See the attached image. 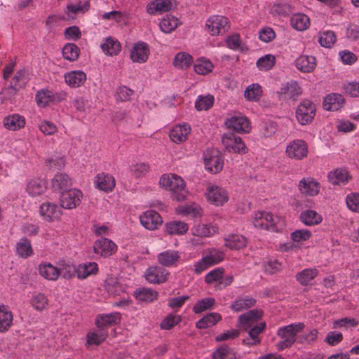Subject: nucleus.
Masks as SVG:
<instances>
[{
	"mask_svg": "<svg viewBox=\"0 0 359 359\" xmlns=\"http://www.w3.org/2000/svg\"><path fill=\"white\" fill-rule=\"evenodd\" d=\"M304 327L305 325L303 323H292L279 327L276 332L277 337L280 338V341L276 344L277 350L283 351L290 348L298 340L297 334Z\"/></svg>",
	"mask_w": 359,
	"mask_h": 359,
	"instance_id": "1",
	"label": "nucleus"
},
{
	"mask_svg": "<svg viewBox=\"0 0 359 359\" xmlns=\"http://www.w3.org/2000/svg\"><path fill=\"white\" fill-rule=\"evenodd\" d=\"M262 316V311L259 309L250 310L239 316L238 323L242 329L248 330V334L253 338H259L258 335L266 327L265 323H256Z\"/></svg>",
	"mask_w": 359,
	"mask_h": 359,
	"instance_id": "2",
	"label": "nucleus"
},
{
	"mask_svg": "<svg viewBox=\"0 0 359 359\" xmlns=\"http://www.w3.org/2000/svg\"><path fill=\"white\" fill-rule=\"evenodd\" d=\"M252 222L256 228L275 232L280 231L284 226L283 221L279 217L264 211L256 212Z\"/></svg>",
	"mask_w": 359,
	"mask_h": 359,
	"instance_id": "3",
	"label": "nucleus"
},
{
	"mask_svg": "<svg viewBox=\"0 0 359 359\" xmlns=\"http://www.w3.org/2000/svg\"><path fill=\"white\" fill-rule=\"evenodd\" d=\"M316 105L309 100H302L298 105L296 116L302 125L310 123L316 115Z\"/></svg>",
	"mask_w": 359,
	"mask_h": 359,
	"instance_id": "4",
	"label": "nucleus"
},
{
	"mask_svg": "<svg viewBox=\"0 0 359 359\" xmlns=\"http://www.w3.org/2000/svg\"><path fill=\"white\" fill-rule=\"evenodd\" d=\"M222 142L225 149L230 153L245 154L247 147L240 137L233 133L224 134Z\"/></svg>",
	"mask_w": 359,
	"mask_h": 359,
	"instance_id": "5",
	"label": "nucleus"
},
{
	"mask_svg": "<svg viewBox=\"0 0 359 359\" xmlns=\"http://www.w3.org/2000/svg\"><path fill=\"white\" fill-rule=\"evenodd\" d=\"M203 158L205 168L208 170L213 173H217L222 170L224 162L218 150L208 149L204 153Z\"/></svg>",
	"mask_w": 359,
	"mask_h": 359,
	"instance_id": "6",
	"label": "nucleus"
},
{
	"mask_svg": "<svg viewBox=\"0 0 359 359\" xmlns=\"http://www.w3.org/2000/svg\"><path fill=\"white\" fill-rule=\"evenodd\" d=\"M82 197L83 194L79 189H73L65 191L60 195V205L65 209L75 208L81 203Z\"/></svg>",
	"mask_w": 359,
	"mask_h": 359,
	"instance_id": "7",
	"label": "nucleus"
},
{
	"mask_svg": "<svg viewBox=\"0 0 359 359\" xmlns=\"http://www.w3.org/2000/svg\"><path fill=\"white\" fill-rule=\"evenodd\" d=\"M285 152L290 158L302 160L308 155V146L304 140H294L288 144Z\"/></svg>",
	"mask_w": 359,
	"mask_h": 359,
	"instance_id": "8",
	"label": "nucleus"
},
{
	"mask_svg": "<svg viewBox=\"0 0 359 359\" xmlns=\"http://www.w3.org/2000/svg\"><path fill=\"white\" fill-rule=\"evenodd\" d=\"M206 27L211 35L224 33L229 27L228 18L221 15L212 16L207 20Z\"/></svg>",
	"mask_w": 359,
	"mask_h": 359,
	"instance_id": "9",
	"label": "nucleus"
},
{
	"mask_svg": "<svg viewBox=\"0 0 359 359\" xmlns=\"http://www.w3.org/2000/svg\"><path fill=\"white\" fill-rule=\"evenodd\" d=\"M205 195L208 201L217 206L223 205L229 199L226 191L218 186L208 187Z\"/></svg>",
	"mask_w": 359,
	"mask_h": 359,
	"instance_id": "10",
	"label": "nucleus"
},
{
	"mask_svg": "<svg viewBox=\"0 0 359 359\" xmlns=\"http://www.w3.org/2000/svg\"><path fill=\"white\" fill-rule=\"evenodd\" d=\"M93 250L95 254L103 257H108L115 253L117 246L111 240L101 238L94 243Z\"/></svg>",
	"mask_w": 359,
	"mask_h": 359,
	"instance_id": "11",
	"label": "nucleus"
},
{
	"mask_svg": "<svg viewBox=\"0 0 359 359\" xmlns=\"http://www.w3.org/2000/svg\"><path fill=\"white\" fill-rule=\"evenodd\" d=\"M141 224L149 230L158 229L163 223L161 215L154 210H147L140 216Z\"/></svg>",
	"mask_w": 359,
	"mask_h": 359,
	"instance_id": "12",
	"label": "nucleus"
},
{
	"mask_svg": "<svg viewBox=\"0 0 359 359\" xmlns=\"http://www.w3.org/2000/svg\"><path fill=\"white\" fill-rule=\"evenodd\" d=\"M168 189L171 192V197L173 200L182 201L186 198L187 191L185 189V184L182 177L173 175V180Z\"/></svg>",
	"mask_w": 359,
	"mask_h": 359,
	"instance_id": "13",
	"label": "nucleus"
},
{
	"mask_svg": "<svg viewBox=\"0 0 359 359\" xmlns=\"http://www.w3.org/2000/svg\"><path fill=\"white\" fill-rule=\"evenodd\" d=\"M278 94L280 98L296 100L302 94V89L297 81L291 80L282 85Z\"/></svg>",
	"mask_w": 359,
	"mask_h": 359,
	"instance_id": "14",
	"label": "nucleus"
},
{
	"mask_svg": "<svg viewBox=\"0 0 359 359\" xmlns=\"http://www.w3.org/2000/svg\"><path fill=\"white\" fill-rule=\"evenodd\" d=\"M149 55V46L147 43L139 41L135 43L130 51V58L134 62H145Z\"/></svg>",
	"mask_w": 359,
	"mask_h": 359,
	"instance_id": "15",
	"label": "nucleus"
},
{
	"mask_svg": "<svg viewBox=\"0 0 359 359\" xmlns=\"http://www.w3.org/2000/svg\"><path fill=\"white\" fill-rule=\"evenodd\" d=\"M169 272L161 267H150L145 273L146 279L148 282L154 284L165 283L168 280Z\"/></svg>",
	"mask_w": 359,
	"mask_h": 359,
	"instance_id": "16",
	"label": "nucleus"
},
{
	"mask_svg": "<svg viewBox=\"0 0 359 359\" xmlns=\"http://www.w3.org/2000/svg\"><path fill=\"white\" fill-rule=\"evenodd\" d=\"M225 124L227 128L238 133H248L250 130L249 121L245 116H232L226 121Z\"/></svg>",
	"mask_w": 359,
	"mask_h": 359,
	"instance_id": "17",
	"label": "nucleus"
},
{
	"mask_svg": "<svg viewBox=\"0 0 359 359\" xmlns=\"http://www.w3.org/2000/svg\"><path fill=\"white\" fill-rule=\"evenodd\" d=\"M158 262L160 264L165 267L175 266L180 258L178 251L168 250L158 255Z\"/></svg>",
	"mask_w": 359,
	"mask_h": 359,
	"instance_id": "18",
	"label": "nucleus"
},
{
	"mask_svg": "<svg viewBox=\"0 0 359 359\" xmlns=\"http://www.w3.org/2000/svg\"><path fill=\"white\" fill-rule=\"evenodd\" d=\"M172 7L170 0H154L147 6V11L151 15H157L169 11Z\"/></svg>",
	"mask_w": 359,
	"mask_h": 359,
	"instance_id": "19",
	"label": "nucleus"
},
{
	"mask_svg": "<svg viewBox=\"0 0 359 359\" xmlns=\"http://www.w3.org/2000/svg\"><path fill=\"white\" fill-rule=\"evenodd\" d=\"M40 214L48 222L60 217L61 215L60 208L55 203H44L40 207Z\"/></svg>",
	"mask_w": 359,
	"mask_h": 359,
	"instance_id": "20",
	"label": "nucleus"
},
{
	"mask_svg": "<svg viewBox=\"0 0 359 359\" xmlns=\"http://www.w3.org/2000/svg\"><path fill=\"white\" fill-rule=\"evenodd\" d=\"M299 189L304 194L313 196L318 194L320 184L313 179L303 178L299 183Z\"/></svg>",
	"mask_w": 359,
	"mask_h": 359,
	"instance_id": "21",
	"label": "nucleus"
},
{
	"mask_svg": "<svg viewBox=\"0 0 359 359\" xmlns=\"http://www.w3.org/2000/svg\"><path fill=\"white\" fill-rule=\"evenodd\" d=\"M190 130V127L187 124L176 126L170 131L169 136L172 142L179 144L187 140Z\"/></svg>",
	"mask_w": 359,
	"mask_h": 359,
	"instance_id": "22",
	"label": "nucleus"
},
{
	"mask_svg": "<svg viewBox=\"0 0 359 359\" xmlns=\"http://www.w3.org/2000/svg\"><path fill=\"white\" fill-rule=\"evenodd\" d=\"M65 80L70 87L77 88L85 83L86 75L83 71H72L65 74Z\"/></svg>",
	"mask_w": 359,
	"mask_h": 359,
	"instance_id": "23",
	"label": "nucleus"
},
{
	"mask_svg": "<svg viewBox=\"0 0 359 359\" xmlns=\"http://www.w3.org/2000/svg\"><path fill=\"white\" fill-rule=\"evenodd\" d=\"M72 184L71 178L64 172L57 173L52 180V187L55 191H67Z\"/></svg>",
	"mask_w": 359,
	"mask_h": 359,
	"instance_id": "24",
	"label": "nucleus"
},
{
	"mask_svg": "<svg viewBox=\"0 0 359 359\" xmlns=\"http://www.w3.org/2000/svg\"><path fill=\"white\" fill-rule=\"evenodd\" d=\"M351 175L346 169L338 168L331 171L328 174V179L330 183L334 185L346 184L351 179Z\"/></svg>",
	"mask_w": 359,
	"mask_h": 359,
	"instance_id": "25",
	"label": "nucleus"
},
{
	"mask_svg": "<svg viewBox=\"0 0 359 359\" xmlns=\"http://www.w3.org/2000/svg\"><path fill=\"white\" fill-rule=\"evenodd\" d=\"M100 48L106 55L113 56L120 53L121 45L117 39L109 36L105 39L104 42L100 45Z\"/></svg>",
	"mask_w": 359,
	"mask_h": 359,
	"instance_id": "26",
	"label": "nucleus"
},
{
	"mask_svg": "<svg viewBox=\"0 0 359 359\" xmlns=\"http://www.w3.org/2000/svg\"><path fill=\"white\" fill-rule=\"evenodd\" d=\"M95 183L98 189L106 192L112 191L115 187V180L109 174H98L96 176Z\"/></svg>",
	"mask_w": 359,
	"mask_h": 359,
	"instance_id": "27",
	"label": "nucleus"
},
{
	"mask_svg": "<svg viewBox=\"0 0 359 359\" xmlns=\"http://www.w3.org/2000/svg\"><path fill=\"white\" fill-rule=\"evenodd\" d=\"M344 99L339 94L327 95L323 101V107L327 111H337L342 107Z\"/></svg>",
	"mask_w": 359,
	"mask_h": 359,
	"instance_id": "28",
	"label": "nucleus"
},
{
	"mask_svg": "<svg viewBox=\"0 0 359 359\" xmlns=\"http://www.w3.org/2000/svg\"><path fill=\"white\" fill-rule=\"evenodd\" d=\"M25 120L19 114L9 115L4 118V126L10 130H17L25 126Z\"/></svg>",
	"mask_w": 359,
	"mask_h": 359,
	"instance_id": "29",
	"label": "nucleus"
},
{
	"mask_svg": "<svg viewBox=\"0 0 359 359\" xmlns=\"http://www.w3.org/2000/svg\"><path fill=\"white\" fill-rule=\"evenodd\" d=\"M15 252L22 258H27L33 255L31 242L26 237L21 238L15 245Z\"/></svg>",
	"mask_w": 359,
	"mask_h": 359,
	"instance_id": "30",
	"label": "nucleus"
},
{
	"mask_svg": "<svg viewBox=\"0 0 359 359\" xmlns=\"http://www.w3.org/2000/svg\"><path fill=\"white\" fill-rule=\"evenodd\" d=\"M295 65L303 72H310L316 67V58L313 56L302 55L296 60Z\"/></svg>",
	"mask_w": 359,
	"mask_h": 359,
	"instance_id": "31",
	"label": "nucleus"
},
{
	"mask_svg": "<svg viewBox=\"0 0 359 359\" xmlns=\"http://www.w3.org/2000/svg\"><path fill=\"white\" fill-rule=\"evenodd\" d=\"M135 298L142 302L151 303L158 297V292L151 288L142 287L134 292Z\"/></svg>",
	"mask_w": 359,
	"mask_h": 359,
	"instance_id": "32",
	"label": "nucleus"
},
{
	"mask_svg": "<svg viewBox=\"0 0 359 359\" xmlns=\"http://www.w3.org/2000/svg\"><path fill=\"white\" fill-rule=\"evenodd\" d=\"M45 190V183L41 179H32L28 182L26 186V191L32 197L42 194Z\"/></svg>",
	"mask_w": 359,
	"mask_h": 359,
	"instance_id": "33",
	"label": "nucleus"
},
{
	"mask_svg": "<svg viewBox=\"0 0 359 359\" xmlns=\"http://www.w3.org/2000/svg\"><path fill=\"white\" fill-rule=\"evenodd\" d=\"M121 316L119 313H111L103 314L96 319V325L98 327H105L118 324L120 322Z\"/></svg>",
	"mask_w": 359,
	"mask_h": 359,
	"instance_id": "34",
	"label": "nucleus"
},
{
	"mask_svg": "<svg viewBox=\"0 0 359 359\" xmlns=\"http://www.w3.org/2000/svg\"><path fill=\"white\" fill-rule=\"evenodd\" d=\"M165 232L169 235H182L188 231L187 223L181 221H172L165 224Z\"/></svg>",
	"mask_w": 359,
	"mask_h": 359,
	"instance_id": "35",
	"label": "nucleus"
},
{
	"mask_svg": "<svg viewBox=\"0 0 359 359\" xmlns=\"http://www.w3.org/2000/svg\"><path fill=\"white\" fill-rule=\"evenodd\" d=\"M13 315L8 308L4 305H0V332H4L11 326Z\"/></svg>",
	"mask_w": 359,
	"mask_h": 359,
	"instance_id": "36",
	"label": "nucleus"
},
{
	"mask_svg": "<svg viewBox=\"0 0 359 359\" xmlns=\"http://www.w3.org/2000/svg\"><path fill=\"white\" fill-rule=\"evenodd\" d=\"M290 25L294 29L298 31H303L309 27L310 19L306 15L297 13L292 16Z\"/></svg>",
	"mask_w": 359,
	"mask_h": 359,
	"instance_id": "37",
	"label": "nucleus"
},
{
	"mask_svg": "<svg viewBox=\"0 0 359 359\" xmlns=\"http://www.w3.org/2000/svg\"><path fill=\"white\" fill-rule=\"evenodd\" d=\"M247 240L238 234H233L224 238V245L231 250H239L246 245Z\"/></svg>",
	"mask_w": 359,
	"mask_h": 359,
	"instance_id": "38",
	"label": "nucleus"
},
{
	"mask_svg": "<svg viewBox=\"0 0 359 359\" xmlns=\"http://www.w3.org/2000/svg\"><path fill=\"white\" fill-rule=\"evenodd\" d=\"M301 221L307 226L316 225L321 222V216L315 210H307L300 215Z\"/></svg>",
	"mask_w": 359,
	"mask_h": 359,
	"instance_id": "39",
	"label": "nucleus"
},
{
	"mask_svg": "<svg viewBox=\"0 0 359 359\" xmlns=\"http://www.w3.org/2000/svg\"><path fill=\"white\" fill-rule=\"evenodd\" d=\"M98 270L95 262H88L79 265L77 267V277L80 279L86 278L88 276L95 274Z\"/></svg>",
	"mask_w": 359,
	"mask_h": 359,
	"instance_id": "40",
	"label": "nucleus"
},
{
	"mask_svg": "<svg viewBox=\"0 0 359 359\" xmlns=\"http://www.w3.org/2000/svg\"><path fill=\"white\" fill-rule=\"evenodd\" d=\"M179 24L180 21L177 18L167 15L160 22L159 27L164 33H170L177 27Z\"/></svg>",
	"mask_w": 359,
	"mask_h": 359,
	"instance_id": "41",
	"label": "nucleus"
},
{
	"mask_svg": "<svg viewBox=\"0 0 359 359\" xmlns=\"http://www.w3.org/2000/svg\"><path fill=\"white\" fill-rule=\"evenodd\" d=\"M222 318L217 313H210L198 320L196 326L198 329H205L215 325Z\"/></svg>",
	"mask_w": 359,
	"mask_h": 359,
	"instance_id": "42",
	"label": "nucleus"
},
{
	"mask_svg": "<svg viewBox=\"0 0 359 359\" xmlns=\"http://www.w3.org/2000/svg\"><path fill=\"white\" fill-rule=\"evenodd\" d=\"M39 271L41 276L50 280H55L59 276L57 267H55L50 264L39 265Z\"/></svg>",
	"mask_w": 359,
	"mask_h": 359,
	"instance_id": "43",
	"label": "nucleus"
},
{
	"mask_svg": "<svg viewBox=\"0 0 359 359\" xmlns=\"http://www.w3.org/2000/svg\"><path fill=\"white\" fill-rule=\"evenodd\" d=\"M193 62L192 57L186 53H178L174 59L173 65L180 69H186L191 66Z\"/></svg>",
	"mask_w": 359,
	"mask_h": 359,
	"instance_id": "44",
	"label": "nucleus"
},
{
	"mask_svg": "<svg viewBox=\"0 0 359 359\" xmlns=\"http://www.w3.org/2000/svg\"><path fill=\"white\" fill-rule=\"evenodd\" d=\"M317 275L316 269H305L297 273L296 279L302 285H307Z\"/></svg>",
	"mask_w": 359,
	"mask_h": 359,
	"instance_id": "45",
	"label": "nucleus"
},
{
	"mask_svg": "<svg viewBox=\"0 0 359 359\" xmlns=\"http://www.w3.org/2000/svg\"><path fill=\"white\" fill-rule=\"evenodd\" d=\"M90 8V2L88 0L80 1L77 4H69L67 6L66 13L70 16L71 14L84 13Z\"/></svg>",
	"mask_w": 359,
	"mask_h": 359,
	"instance_id": "46",
	"label": "nucleus"
},
{
	"mask_svg": "<svg viewBox=\"0 0 359 359\" xmlns=\"http://www.w3.org/2000/svg\"><path fill=\"white\" fill-rule=\"evenodd\" d=\"M215 98L211 95H199L195 102V107L198 111H206L212 107Z\"/></svg>",
	"mask_w": 359,
	"mask_h": 359,
	"instance_id": "47",
	"label": "nucleus"
},
{
	"mask_svg": "<svg viewBox=\"0 0 359 359\" xmlns=\"http://www.w3.org/2000/svg\"><path fill=\"white\" fill-rule=\"evenodd\" d=\"M203 257L209 264L213 266L219 264L224 259V253L218 249L211 248L208 250L206 255Z\"/></svg>",
	"mask_w": 359,
	"mask_h": 359,
	"instance_id": "48",
	"label": "nucleus"
},
{
	"mask_svg": "<svg viewBox=\"0 0 359 359\" xmlns=\"http://www.w3.org/2000/svg\"><path fill=\"white\" fill-rule=\"evenodd\" d=\"M262 90L258 83H253L247 87L244 95L245 98L250 101H257L262 96Z\"/></svg>",
	"mask_w": 359,
	"mask_h": 359,
	"instance_id": "49",
	"label": "nucleus"
},
{
	"mask_svg": "<svg viewBox=\"0 0 359 359\" xmlns=\"http://www.w3.org/2000/svg\"><path fill=\"white\" fill-rule=\"evenodd\" d=\"M215 304V300L212 297H206L198 300L194 306L193 311L195 313H201L206 310L212 308Z\"/></svg>",
	"mask_w": 359,
	"mask_h": 359,
	"instance_id": "50",
	"label": "nucleus"
},
{
	"mask_svg": "<svg viewBox=\"0 0 359 359\" xmlns=\"http://www.w3.org/2000/svg\"><path fill=\"white\" fill-rule=\"evenodd\" d=\"M62 55L65 59L74 61L79 57V48L74 43H67L63 47Z\"/></svg>",
	"mask_w": 359,
	"mask_h": 359,
	"instance_id": "51",
	"label": "nucleus"
},
{
	"mask_svg": "<svg viewBox=\"0 0 359 359\" xmlns=\"http://www.w3.org/2000/svg\"><path fill=\"white\" fill-rule=\"evenodd\" d=\"M318 41L322 46L331 48L336 41V36L332 31H323L320 33Z\"/></svg>",
	"mask_w": 359,
	"mask_h": 359,
	"instance_id": "52",
	"label": "nucleus"
},
{
	"mask_svg": "<svg viewBox=\"0 0 359 359\" xmlns=\"http://www.w3.org/2000/svg\"><path fill=\"white\" fill-rule=\"evenodd\" d=\"M276 58L273 55L267 54L257 61V67L261 71H269L275 65Z\"/></svg>",
	"mask_w": 359,
	"mask_h": 359,
	"instance_id": "53",
	"label": "nucleus"
},
{
	"mask_svg": "<svg viewBox=\"0 0 359 359\" xmlns=\"http://www.w3.org/2000/svg\"><path fill=\"white\" fill-rule=\"evenodd\" d=\"M255 302V299L251 297L239 299L231 304V309L235 311L239 312L243 309L253 306Z\"/></svg>",
	"mask_w": 359,
	"mask_h": 359,
	"instance_id": "54",
	"label": "nucleus"
},
{
	"mask_svg": "<svg viewBox=\"0 0 359 359\" xmlns=\"http://www.w3.org/2000/svg\"><path fill=\"white\" fill-rule=\"evenodd\" d=\"M181 320L180 316L169 314L162 320L160 327L162 330H170L180 323Z\"/></svg>",
	"mask_w": 359,
	"mask_h": 359,
	"instance_id": "55",
	"label": "nucleus"
},
{
	"mask_svg": "<svg viewBox=\"0 0 359 359\" xmlns=\"http://www.w3.org/2000/svg\"><path fill=\"white\" fill-rule=\"evenodd\" d=\"M31 304L36 310L41 311L48 305V299L44 294L36 293L33 295Z\"/></svg>",
	"mask_w": 359,
	"mask_h": 359,
	"instance_id": "56",
	"label": "nucleus"
},
{
	"mask_svg": "<svg viewBox=\"0 0 359 359\" xmlns=\"http://www.w3.org/2000/svg\"><path fill=\"white\" fill-rule=\"evenodd\" d=\"M59 276H62L64 278L69 279L72 278L76 273L77 274V268L74 265L69 264H62L57 268Z\"/></svg>",
	"mask_w": 359,
	"mask_h": 359,
	"instance_id": "57",
	"label": "nucleus"
},
{
	"mask_svg": "<svg viewBox=\"0 0 359 359\" xmlns=\"http://www.w3.org/2000/svg\"><path fill=\"white\" fill-rule=\"evenodd\" d=\"M27 81V72L25 70H20L16 72L11 83L20 89L24 87Z\"/></svg>",
	"mask_w": 359,
	"mask_h": 359,
	"instance_id": "58",
	"label": "nucleus"
},
{
	"mask_svg": "<svg viewBox=\"0 0 359 359\" xmlns=\"http://www.w3.org/2000/svg\"><path fill=\"white\" fill-rule=\"evenodd\" d=\"M36 101L39 106L45 107L52 101V92L50 90H41L36 95Z\"/></svg>",
	"mask_w": 359,
	"mask_h": 359,
	"instance_id": "59",
	"label": "nucleus"
},
{
	"mask_svg": "<svg viewBox=\"0 0 359 359\" xmlns=\"http://www.w3.org/2000/svg\"><path fill=\"white\" fill-rule=\"evenodd\" d=\"M212 65L208 60H199L196 64L194 65V71L198 74L204 75L210 72L212 69Z\"/></svg>",
	"mask_w": 359,
	"mask_h": 359,
	"instance_id": "60",
	"label": "nucleus"
},
{
	"mask_svg": "<svg viewBox=\"0 0 359 359\" xmlns=\"http://www.w3.org/2000/svg\"><path fill=\"white\" fill-rule=\"evenodd\" d=\"M215 229L207 224H199L194 229V234L201 237H208L215 233Z\"/></svg>",
	"mask_w": 359,
	"mask_h": 359,
	"instance_id": "61",
	"label": "nucleus"
},
{
	"mask_svg": "<svg viewBox=\"0 0 359 359\" xmlns=\"http://www.w3.org/2000/svg\"><path fill=\"white\" fill-rule=\"evenodd\" d=\"M292 13V7L289 4L280 3L275 5L272 13L280 16H287Z\"/></svg>",
	"mask_w": 359,
	"mask_h": 359,
	"instance_id": "62",
	"label": "nucleus"
},
{
	"mask_svg": "<svg viewBox=\"0 0 359 359\" xmlns=\"http://www.w3.org/2000/svg\"><path fill=\"white\" fill-rule=\"evenodd\" d=\"M348 208L352 211L359 212V194L351 193L346 198Z\"/></svg>",
	"mask_w": 359,
	"mask_h": 359,
	"instance_id": "63",
	"label": "nucleus"
},
{
	"mask_svg": "<svg viewBox=\"0 0 359 359\" xmlns=\"http://www.w3.org/2000/svg\"><path fill=\"white\" fill-rule=\"evenodd\" d=\"M232 349L226 344L219 346L212 355V359H224V358L231 354Z\"/></svg>",
	"mask_w": 359,
	"mask_h": 359,
	"instance_id": "64",
	"label": "nucleus"
}]
</instances>
